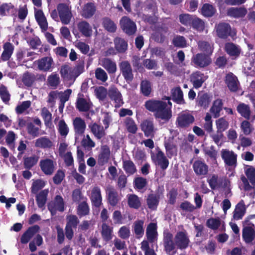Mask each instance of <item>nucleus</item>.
I'll list each match as a JSON object with an SVG mask.
<instances>
[{"instance_id": "nucleus-1", "label": "nucleus", "mask_w": 255, "mask_h": 255, "mask_svg": "<svg viewBox=\"0 0 255 255\" xmlns=\"http://www.w3.org/2000/svg\"><path fill=\"white\" fill-rule=\"evenodd\" d=\"M190 242L186 231H179L174 238L168 230L163 232V244L164 252L168 255H175L177 252L176 246L180 250L186 249Z\"/></svg>"}, {"instance_id": "nucleus-2", "label": "nucleus", "mask_w": 255, "mask_h": 255, "mask_svg": "<svg viewBox=\"0 0 255 255\" xmlns=\"http://www.w3.org/2000/svg\"><path fill=\"white\" fill-rule=\"evenodd\" d=\"M144 106L149 112L154 113L156 119L168 121L172 117L170 108H167L166 102L160 100H149L145 102Z\"/></svg>"}, {"instance_id": "nucleus-3", "label": "nucleus", "mask_w": 255, "mask_h": 255, "mask_svg": "<svg viewBox=\"0 0 255 255\" xmlns=\"http://www.w3.org/2000/svg\"><path fill=\"white\" fill-rule=\"evenodd\" d=\"M215 30L217 36L223 40H226L229 37L234 38L236 35L235 29L233 28L228 22H220L216 24Z\"/></svg>"}, {"instance_id": "nucleus-4", "label": "nucleus", "mask_w": 255, "mask_h": 255, "mask_svg": "<svg viewBox=\"0 0 255 255\" xmlns=\"http://www.w3.org/2000/svg\"><path fill=\"white\" fill-rule=\"evenodd\" d=\"M169 31L167 23L162 22L154 26V32L151 35L152 39L157 43H163L166 38V34Z\"/></svg>"}, {"instance_id": "nucleus-5", "label": "nucleus", "mask_w": 255, "mask_h": 255, "mask_svg": "<svg viewBox=\"0 0 255 255\" xmlns=\"http://www.w3.org/2000/svg\"><path fill=\"white\" fill-rule=\"evenodd\" d=\"M59 18L63 24H68L73 17L71 6L65 3H60L57 5Z\"/></svg>"}, {"instance_id": "nucleus-6", "label": "nucleus", "mask_w": 255, "mask_h": 255, "mask_svg": "<svg viewBox=\"0 0 255 255\" xmlns=\"http://www.w3.org/2000/svg\"><path fill=\"white\" fill-rule=\"evenodd\" d=\"M247 167L245 169V173L247 177L243 175L241 177V180L244 184V189L249 191L253 188V187L250 184L249 181L253 186L255 187V168L251 165H247Z\"/></svg>"}, {"instance_id": "nucleus-7", "label": "nucleus", "mask_w": 255, "mask_h": 255, "mask_svg": "<svg viewBox=\"0 0 255 255\" xmlns=\"http://www.w3.org/2000/svg\"><path fill=\"white\" fill-rule=\"evenodd\" d=\"M65 202L61 195H57L53 201H50L47 205V208L51 214L55 215L57 211L63 212L65 210Z\"/></svg>"}, {"instance_id": "nucleus-8", "label": "nucleus", "mask_w": 255, "mask_h": 255, "mask_svg": "<svg viewBox=\"0 0 255 255\" xmlns=\"http://www.w3.org/2000/svg\"><path fill=\"white\" fill-rule=\"evenodd\" d=\"M120 24L123 31L128 36L133 35L137 30L135 23L128 16L122 17Z\"/></svg>"}, {"instance_id": "nucleus-9", "label": "nucleus", "mask_w": 255, "mask_h": 255, "mask_svg": "<svg viewBox=\"0 0 255 255\" xmlns=\"http://www.w3.org/2000/svg\"><path fill=\"white\" fill-rule=\"evenodd\" d=\"M191 62L197 68H205L211 63L212 60L211 56L202 53H198L192 56Z\"/></svg>"}, {"instance_id": "nucleus-10", "label": "nucleus", "mask_w": 255, "mask_h": 255, "mask_svg": "<svg viewBox=\"0 0 255 255\" xmlns=\"http://www.w3.org/2000/svg\"><path fill=\"white\" fill-rule=\"evenodd\" d=\"M221 157L226 165L235 168L237 166V154L232 150L223 149L221 150Z\"/></svg>"}, {"instance_id": "nucleus-11", "label": "nucleus", "mask_w": 255, "mask_h": 255, "mask_svg": "<svg viewBox=\"0 0 255 255\" xmlns=\"http://www.w3.org/2000/svg\"><path fill=\"white\" fill-rule=\"evenodd\" d=\"M151 158L155 165L159 166L162 170H164L168 168L169 160L160 149H158L155 154L152 153Z\"/></svg>"}, {"instance_id": "nucleus-12", "label": "nucleus", "mask_w": 255, "mask_h": 255, "mask_svg": "<svg viewBox=\"0 0 255 255\" xmlns=\"http://www.w3.org/2000/svg\"><path fill=\"white\" fill-rule=\"evenodd\" d=\"M83 94L79 93L75 103L76 109L80 112H87L92 108V103L90 99L85 98Z\"/></svg>"}, {"instance_id": "nucleus-13", "label": "nucleus", "mask_w": 255, "mask_h": 255, "mask_svg": "<svg viewBox=\"0 0 255 255\" xmlns=\"http://www.w3.org/2000/svg\"><path fill=\"white\" fill-rule=\"evenodd\" d=\"M193 169L195 174L201 178L207 176L209 173V166L204 161L197 160L193 164Z\"/></svg>"}, {"instance_id": "nucleus-14", "label": "nucleus", "mask_w": 255, "mask_h": 255, "mask_svg": "<svg viewBox=\"0 0 255 255\" xmlns=\"http://www.w3.org/2000/svg\"><path fill=\"white\" fill-rule=\"evenodd\" d=\"M121 72L127 82L129 83L133 79L131 66L128 61H123L119 65Z\"/></svg>"}, {"instance_id": "nucleus-15", "label": "nucleus", "mask_w": 255, "mask_h": 255, "mask_svg": "<svg viewBox=\"0 0 255 255\" xmlns=\"http://www.w3.org/2000/svg\"><path fill=\"white\" fill-rule=\"evenodd\" d=\"M194 121V117L191 114L188 113H182L177 117L176 124L179 128H186L192 124Z\"/></svg>"}, {"instance_id": "nucleus-16", "label": "nucleus", "mask_w": 255, "mask_h": 255, "mask_svg": "<svg viewBox=\"0 0 255 255\" xmlns=\"http://www.w3.org/2000/svg\"><path fill=\"white\" fill-rule=\"evenodd\" d=\"M73 126L76 138L84 134L86 128V124L84 120L80 117L75 118L73 121Z\"/></svg>"}, {"instance_id": "nucleus-17", "label": "nucleus", "mask_w": 255, "mask_h": 255, "mask_svg": "<svg viewBox=\"0 0 255 255\" xmlns=\"http://www.w3.org/2000/svg\"><path fill=\"white\" fill-rule=\"evenodd\" d=\"M90 199L93 207L99 208L102 205V196L99 187L95 186L93 188Z\"/></svg>"}, {"instance_id": "nucleus-18", "label": "nucleus", "mask_w": 255, "mask_h": 255, "mask_svg": "<svg viewBox=\"0 0 255 255\" xmlns=\"http://www.w3.org/2000/svg\"><path fill=\"white\" fill-rule=\"evenodd\" d=\"M225 83L230 91L236 92L239 90V81L237 77L232 72L226 74Z\"/></svg>"}, {"instance_id": "nucleus-19", "label": "nucleus", "mask_w": 255, "mask_h": 255, "mask_svg": "<svg viewBox=\"0 0 255 255\" xmlns=\"http://www.w3.org/2000/svg\"><path fill=\"white\" fill-rule=\"evenodd\" d=\"M41 126V122L38 118L34 119L33 123L28 122L26 125V130L28 133L33 137L39 135V130Z\"/></svg>"}, {"instance_id": "nucleus-20", "label": "nucleus", "mask_w": 255, "mask_h": 255, "mask_svg": "<svg viewBox=\"0 0 255 255\" xmlns=\"http://www.w3.org/2000/svg\"><path fill=\"white\" fill-rule=\"evenodd\" d=\"M140 127L145 136L151 138L154 137L156 129L152 121L150 120L143 121L140 125Z\"/></svg>"}, {"instance_id": "nucleus-21", "label": "nucleus", "mask_w": 255, "mask_h": 255, "mask_svg": "<svg viewBox=\"0 0 255 255\" xmlns=\"http://www.w3.org/2000/svg\"><path fill=\"white\" fill-rule=\"evenodd\" d=\"M190 79L194 88L198 89L202 87L206 78L204 73L199 71H196L191 74Z\"/></svg>"}, {"instance_id": "nucleus-22", "label": "nucleus", "mask_w": 255, "mask_h": 255, "mask_svg": "<svg viewBox=\"0 0 255 255\" xmlns=\"http://www.w3.org/2000/svg\"><path fill=\"white\" fill-rule=\"evenodd\" d=\"M108 96L111 100L114 101L116 107H119L123 104L122 94L115 86L109 88Z\"/></svg>"}, {"instance_id": "nucleus-23", "label": "nucleus", "mask_w": 255, "mask_h": 255, "mask_svg": "<svg viewBox=\"0 0 255 255\" xmlns=\"http://www.w3.org/2000/svg\"><path fill=\"white\" fill-rule=\"evenodd\" d=\"M160 194L162 195V192H161L160 194L158 191L155 193H151L148 195L146 204L149 209L152 210H156L159 203Z\"/></svg>"}, {"instance_id": "nucleus-24", "label": "nucleus", "mask_w": 255, "mask_h": 255, "mask_svg": "<svg viewBox=\"0 0 255 255\" xmlns=\"http://www.w3.org/2000/svg\"><path fill=\"white\" fill-rule=\"evenodd\" d=\"M39 230L40 227L37 225L29 227L21 236L20 238L21 243L23 244L28 243L34 235L38 232Z\"/></svg>"}, {"instance_id": "nucleus-25", "label": "nucleus", "mask_w": 255, "mask_h": 255, "mask_svg": "<svg viewBox=\"0 0 255 255\" xmlns=\"http://www.w3.org/2000/svg\"><path fill=\"white\" fill-rule=\"evenodd\" d=\"M157 226L155 223H150L146 229V236L147 240L150 243H153L157 240L158 232Z\"/></svg>"}, {"instance_id": "nucleus-26", "label": "nucleus", "mask_w": 255, "mask_h": 255, "mask_svg": "<svg viewBox=\"0 0 255 255\" xmlns=\"http://www.w3.org/2000/svg\"><path fill=\"white\" fill-rule=\"evenodd\" d=\"M198 47L202 53L211 56L214 51V43L211 41L199 40L198 43Z\"/></svg>"}, {"instance_id": "nucleus-27", "label": "nucleus", "mask_w": 255, "mask_h": 255, "mask_svg": "<svg viewBox=\"0 0 255 255\" xmlns=\"http://www.w3.org/2000/svg\"><path fill=\"white\" fill-rule=\"evenodd\" d=\"M34 16L42 31H45L48 29V22L43 11L41 9L34 8Z\"/></svg>"}, {"instance_id": "nucleus-28", "label": "nucleus", "mask_w": 255, "mask_h": 255, "mask_svg": "<svg viewBox=\"0 0 255 255\" xmlns=\"http://www.w3.org/2000/svg\"><path fill=\"white\" fill-rule=\"evenodd\" d=\"M53 60L51 57H44L37 61L38 69L44 72L51 70Z\"/></svg>"}, {"instance_id": "nucleus-29", "label": "nucleus", "mask_w": 255, "mask_h": 255, "mask_svg": "<svg viewBox=\"0 0 255 255\" xmlns=\"http://www.w3.org/2000/svg\"><path fill=\"white\" fill-rule=\"evenodd\" d=\"M110 153L109 147L107 145H102L98 157L99 165L103 166L108 163L110 159Z\"/></svg>"}, {"instance_id": "nucleus-30", "label": "nucleus", "mask_w": 255, "mask_h": 255, "mask_svg": "<svg viewBox=\"0 0 255 255\" xmlns=\"http://www.w3.org/2000/svg\"><path fill=\"white\" fill-rule=\"evenodd\" d=\"M247 12V8L244 7H232L228 9L227 14L231 17L239 18L244 17Z\"/></svg>"}, {"instance_id": "nucleus-31", "label": "nucleus", "mask_w": 255, "mask_h": 255, "mask_svg": "<svg viewBox=\"0 0 255 255\" xmlns=\"http://www.w3.org/2000/svg\"><path fill=\"white\" fill-rule=\"evenodd\" d=\"M108 203L112 207L116 206L120 200L118 192L113 187H110L106 191Z\"/></svg>"}, {"instance_id": "nucleus-32", "label": "nucleus", "mask_w": 255, "mask_h": 255, "mask_svg": "<svg viewBox=\"0 0 255 255\" xmlns=\"http://www.w3.org/2000/svg\"><path fill=\"white\" fill-rule=\"evenodd\" d=\"M96 6L95 3L89 2L85 4L82 9L81 15L85 18L92 17L95 13Z\"/></svg>"}, {"instance_id": "nucleus-33", "label": "nucleus", "mask_w": 255, "mask_h": 255, "mask_svg": "<svg viewBox=\"0 0 255 255\" xmlns=\"http://www.w3.org/2000/svg\"><path fill=\"white\" fill-rule=\"evenodd\" d=\"M41 170L46 175H51L54 170L53 161L50 159L41 160L39 163Z\"/></svg>"}, {"instance_id": "nucleus-34", "label": "nucleus", "mask_w": 255, "mask_h": 255, "mask_svg": "<svg viewBox=\"0 0 255 255\" xmlns=\"http://www.w3.org/2000/svg\"><path fill=\"white\" fill-rule=\"evenodd\" d=\"M89 128L91 132L97 139H101L106 135L104 127L96 123L90 124Z\"/></svg>"}, {"instance_id": "nucleus-35", "label": "nucleus", "mask_w": 255, "mask_h": 255, "mask_svg": "<svg viewBox=\"0 0 255 255\" xmlns=\"http://www.w3.org/2000/svg\"><path fill=\"white\" fill-rule=\"evenodd\" d=\"M242 236L245 242L249 244L255 239V227L246 226L243 228Z\"/></svg>"}, {"instance_id": "nucleus-36", "label": "nucleus", "mask_w": 255, "mask_h": 255, "mask_svg": "<svg viewBox=\"0 0 255 255\" xmlns=\"http://www.w3.org/2000/svg\"><path fill=\"white\" fill-rule=\"evenodd\" d=\"M224 49L228 55L235 58L238 57L241 51L239 46L232 42L226 43Z\"/></svg>"}, {"instance_id": "nucleus-37", "label": "nucleus", "mask_w": 255, "mask_h": 255, "mask_svg": "<svg viewBox=\"0 0 255 255\" xmlns=\"http://www.w3.org/2000/svg\"><path fill=\"white\" fill-rule=\"evenodd\" d=\"M113 228L106 223H103L101 226V236L104 241L108 242L113 238Z\"/></svg>"}, {"instance_id": "nucleus-38", "label": "nucleus", "mask_w": 255, "mask_h": 255, "mask_svg": "<svg viewBox=\"0 0 255 255\" xmlns=\"http://www.w3.org/2000/svg\"><path fill=\"white\" fill-rule=\"evenodd\" d=\"M223 102L221 99L215 100L210 109V113L214 118H218L220 116V112L223 108Z\"/></svg>"}, {"instance_id": "nucleus-39", "label": "nucleus", "mask_w": 255, "mask_h": 255, "mask_svg": "<svg viewBox=\"0 0 255 255\" xmlns=\"http://www.w3.org/2000/svg\"><path fill=\"white\" fill-rule=\"evenodd\" d=\"M246 212V208L244 201L242 200L236 206L233 212V218L236 220H239L243 218Z\"/></svg>"}, {"instance_id": "nucleus-40", "label": "nucleus", "mask_w": 255, "mask_h": 255, "mask_svg": "<svg viewBox=\"0 0 255 255\" xmlns=\"http://www.w3.org/2000/svg\"><path fill=\"white\" fill-rule=\"evenodd\" d=\"M172 100L178 104H183L185 102L183 99V92L179 87L173 88L171 91Z\"/></svg>"}, {"instance_id": "nucleus-41", "label": "nucleus", "mask_w": 255, "mask_h": 255, "mask_svg": "<svg viewBox=\"0 0 255 255\" xmlns=\"http://www.w3.org/2000/svg\"><path fill=\"white\" fill-rule=\"evenodd\" d=\"M101 65L110 74H115L117 71V68L116 62L110 58H103L102 60Z\"/></svg>"}, {"instance_id": "nucleus-42", "label": "nucleus", "mask_w": 255, "mask_h": 255, "mask_svg": "<svg viewBox=\"0 0 255 255\" xmlns=\"http://www.w3.org/2000/svg\"><path fill=\"white\" fill-rule=\"evenodd\" d=\"M3 51L1 55V59L2 61L8 60L13 52L14 46L10 42H6L3 45Z\"/></svg>"}, {"instance_id": "nucleus-43", "label": "nucleus", "mask_w": 255, "mask_h": 255, "mask_svg": "<svg viewBox=\"0 0 255 255\" xmlns=\"http://www.w3.org/2000/svg\"><path fill=\"white\" fill-rule=\"evenodd\" d=\"M127 199L128 206L130 208L138 209L141 206L139 198L135 194H128Z\"/></svg>"}, {"instance_id": "nucleus-44", "label": "nucleus", "mask_w": 255, "mask_h": 255, "mask_svg": "<svg viewBox=\"0 0 255 255\" xmlns=\"http://www.w3.org/2000/svg\"><path fill=\"white\" fill-rule=\"evenodd\" d=\"M164 145L166 150V153L167 157L171 158L177 154V147L170 139L165 140L164 142Z\"/></svg>"}, {"instance_id": "nucleus-45", "label": "nucleus", "mask_w": 255, "mask_h": 255, "mask_svg": "<svg viewBox=\"0 0 255 255\" xmlns=\"http://www.w3.org/2000/svg\"><path fill=\"white\" fill-rule=\"evenodd\" d=\"M116 50L120 53H125L128 49V43L123 38L117 37L114 40Z\"/></svg>"}, {"instance_id": "nucleus-46", "label": "nucleus", "mask_w": 255, "mask_h": 255, "mask_svg": "<svg viewBox=\"0 0 255 255\" xmlns=\"http://www.w3.org/2000/svg\"><path fill=\"white\" fill-rule=\"evenodd\" d=\"M79 31L85 37H90L92 35V30L89 23L86 21L79 22L77 24Z\"/></svg>"}, {"instance_id": "nucleus-47", "label": "nucleus", "mask_w": 255, "mask_h": 255, "mask_svg": "<svg viewBox=\"0 0 255 255\" xmlns=\"http://www.w3.org/2000/svg\"><path fill=\"white\" fill-rule=\"evenodd\" d=\"M53 146L52 141L47 136H42L35 140V146L41 148H50Z\"/></svg>"}, {"instance_id": "nucleus-48", "label": "nucleus", "mask_w": 255, "mask_h": 255, "mask_svg": "<svg viewBox=\"0 0 255 255\" xmlns=\"http://www.w3.org/2000/svg\"><path fill=\"white\" fill-rule=\"evenodd\" d=\"M237 111L242 117L248 120L250 119L251 111L248 105L245 103L239 104L237 107Z\"/></svg>"}, {"instance_id": "nucleus-49", "label": "nucleus", "mask_w": 255, "mask_h": 255, "mask_svg": "<svg viewBox=\"0 0 255 255\" xmlns=\"http://www.w3.org/2000/svg\"><path fill=\"white\" fill-rule=\"evenodd\" d=\"M123 168L128 175H133L136 172V168L131 160H123Z\"/></svg>"}, {"instance_id": "nucleus-50", "label": "nucleus", "mask_w": 255, "mask_h": 255, "mask_svg": "<svg viewBox=\"0 0 255 255\" xmlns=\"http://www.w3.org/2000/svg\"><path fill=\"white\" fill-rule=\"evenodd\" d=\"M39 157L36 155L23 157V165L26 169H31L38 161Z\"/></svg>"}, {"instance_id": "nucleus-51", "label": "nucleus", "mask_w": 255, "mask_h": 255, "mask_svg": "<svg viewBox=\"0 0 255 255\" xmlns=\"http://www.w3.org/2000/svg\"><path fill=\"white\" fill-rule=\"evenodd\" d=\"M143 225L144 221L142 220H136L133 223V231L136 237L138 238L142 237L144 235Z\"/></svg>"}, {"instance_id": "nucleus-52", "label": "nucleus", "mask_w": 255, "mask_h": 255, "mask_svg": "<svg viewBox=\"0 0 255 255\" xmlns=\"http://www.w3.org/2000/svg\"><path fill=\"white\" fill-rule=\"evenodd\" d=\"M201 13L205 17H212L216 12L215 8L211 4L204 3L201 9Z\"/></svg>"}, {"instance_id": "nucleus-53", "label": "nucleus", "mask_w": 255, "mask_h": 255, "mask_svg": "<svg viewBox=\"0 0 255 255\" xmlns=\"http://www.w3.org/2000/svg\"><path fill=\"white\" fill-rule=\"evenodd\" d=\"M48 193V190L41 191L36 197V201L39 208H42L45 204L47 200V196Z\"/></svg>"}, {"instance_id": "nucleus-54", "label": "nucleus", "mask_w": 255, "mask_h": 255, "mask_svg": "<svg viewBox=\"0 0 255 255\" xmlns=\"http://www.w3.org/2000/svg\"><path fill=\"white\" fill-rule=\"evenodd\" d=\"M60 73L61 77L65 80H74L72 70L68 65H64L61 66Z\"/></svg>"}, {"instance_id": "nucleus-55", "label": "nucleus", "mask_w": 255, "mask_h": 255, "mask_svg": "<svg viewBox=\"0 0 255 255\" xmlns=\"http://www.w3.org/2000/svg\"><path fill=\"white\" fill-rule=\"evenodd\" d=\"M90 208L86 200L83 201L79 203L77 209V213L80 217L89 215Z\"/></svg>"}, {"instance_id": "nucleus-56", "label": "nucleus", "mask_w": 255, "mask_h": 255, "mask_svg": "<svg viewBox=\"0 0 255 255\" xmlns=\"http://www.w3.org/2000/svg\"><path fill=\"white\" fill-rule=\"evenodd\" d=\"M140 92L144 96H149L152 91L151 82L147 80H142L140 85Z\"/></svg>"}, {"instance_id": "nucleus-57", "label": "nucleus", "mask_w": 255, "mask_h": 255, "mask_svg": "<svg viewBox=\"0 0 255 255\" xmlns=\"http://www.w3.org/2000/svg\"><path fill=\"white\" fill-rule=\"evenodd\" d=\"M47 85L53 89H55L60 83V78L58 74L53 72L47 78Z\"/></svg>"}, {"instance_id": "nucleus-58", "label": "nucleus", "mask_w": 255, "mask_h": 255, "mask_svg": "<svg viewBox=\"0 0 255 255\" xmlns=\"http://www.w3.org/2000/svg\"><path fill=\"white\" fill-rule=\"evenodd\" d=\"M211 102L210 97L207 93L198 96L197 104L198 106L207 108Z\"/></svg>"}, {"instance_id": "nucleus-59", "label": "nucleus", "mask_w": 255, "mask_h": 255, "mask_svg": "<svg viewBox=\"0 0 255 255\" xmlns=\"http://www.w3.org/2000/svg\"><path fill=\"white\" fill-rule=\"evenodd\" d=\"M207 182L210 187L212 190H215L221 186V183L219 181L218 175L213 174L210 175L207 178Z\"/></svg>"}, {"instance_id": "nucleus-60", "label": "nucleus", "mask_w": 255, "mask_h": 255, "mask_svg": "<svg viewBox=\"0 0 255 255\" xmlns=\"http://www.w3.org/2000/svg\"><path fill=\"white\" fill-rule=\"evenodd\" d=\"M102 24L104 28L109 32H114L117 29L116 24L109 17L103 18Z\"/></svg>"}, {"instance_id": "nucleus-61", "label": "nucleus", "mask_w": 255, "mask_h": 255, "mask_svg": "<svg viewBox=\"0 0 255 255\" xmlns=\"http://www.w3.org/2000/svg\"><path fill=\"white\" fill-rule=\"evenodd\" d=\"M125 126L128 132L134 134L136 132L137 127L134 120L128 117L125 121Z\"/></svg>"}, {"instance_id": "nucleus-62", "label": "nucleus", "mask_w": 255, "mask_h": 255, "mask_svg": "<svg viewBox=\"0 0 255 255\" xmlns=\"http://www.w3.org/2000/svg\"><path fill=\"white\" fill-rule=\"evenodd\" d=\"M71 198L72 201L75 203H80L81 201L87 200V198L84 197L81 190L79 188H76L72 191Z\"/></svg>"}, {"instance_id": "nucleus-63", "label": "nucleus", "mask_w": 255, "mask_h": 255, "mask_svg": "<svg viewBox=\"0 0 255 255\" xmlns=\"http://www.w3.org/2000/svg\"><path fill=\"white\" fill-rule=\"evenodd\" d=\"M133 185L135 189L142 190L147 186V181L142 177H137L134 179Z\"/></svg>"}, {"instance_id": "nucleus-64", "label": "nucleus", "mask_w": 255, "mask_h": 255, "mask_svg": "<svg viewBox=\"0 0 255 255\" xmlns=\"http://www.w3.org/2000/svg\"><path fill=\"white\" fill-rule=\"evenodd\" d=\"M57 129L59 134L64 137H66L69 133V128L64 120H61L58 122Z\"/></svg>"}]
</instances>
